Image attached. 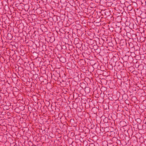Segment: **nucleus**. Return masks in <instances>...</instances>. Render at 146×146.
Masks as SVG:
<instances>
[{
  "label": "nucleus",
  "mask_w": 146,
  "mask_h": 146,
  "mask_svg": "<svg viewBox=\"0 0 146 146\" xmlns=\"http://www.w3.org/2000/svg\"><path fill=\"white\" fill-rule=\"evenodd\" d=\"M107 146H114V145L112 143L108 142Z\"/></svg>",
  "instance_id": "obj_3"
},
{
  "label": "nucleus",
  "mask_w": 146,
  "mask_h": 146,
  "mask_svg": "<svg viewBox=\"0 0 146 146\" xmlns=\"http://www.w3.org/2000/svg\"><path fill=\"white\" fill-rule=\"evenodd\" d=\"M76 39H77V40H78V38H76Z\"/></svg>",
  "instance_id": "obj_11"
},
{
  "label": "nucleus",
  "mask_w": 146,
  "mask_h": 146,
  "mask_svg": "<svg viewBox=\"0 0 146 146\" xmlns=\"http://www.w3.org/2000/svg\"><path fill=\"white\" fill-rule=\"evenodd\" d=\"M112 141H111V140H110V141H109V143H111V142H112Z\"/></svg>",
  "instance_id": "obj_7"
},
{
  "label": "nucleus",
  "mask_w": 146,
  "mask_h": 146,
  "mask_svg": "<svg viewBox=\"0 0 146 146\" xmlns=\"http://www.w3.org/2000/svg\"><path fill=\"white\" fill-rule=\"evenodd\" d=\"M141 16L142 18H145L146 17V13H142L141 14Z\"/></svg>",
  "instance_id": "obj_1"
},
{
  "label": "nucleus",
  "mask_w": 146,
  "mask_h": 146,
  "mask_svg": "<svg viewBox=\"0 0 146 146\" xmlns=\"http://www.w3.org/2000/svg\"><path fill=\"white\" fill-rule=\"evenodd\" d=\"M142 66V65H139L138 66Z\"/></svg>",
  "instance_id": "obj_9"
},
{
  "label": "nucleus",
  "mask_w": 146,
  "mask_h": 146,
  "mask_svg": "<svg viewBox=\"0 0 146 146\" xmlns=\"http://www.w3.org/2000/svg\"><path fill=\"white\" fill-rule=\"evenodd\" d=\"M21 53H23V55H24L25 54V53H24V50H21L20 51Z\"/></svg>",
  "instance_id": "obj_5"
},
{
  "label": "nucleus",
  "mask_w": 146,
  "mask_h": 146,
  "mask_svg": "<svg viewBox=\"0 0 146 146\" xmlns=\"http://www.w3.org/2000/svg\"><path fill=\"white\" fill-rule=\"evenodd\" d=\"M82 60V61H83L84 60Z\"/></svg>",
  "instance_id": "obj_12"
},
{
  "label": "nucleus",
  "mask_w": 146,
  "mask_h": 146,
  "mask_svg": "<svg viewBox=\"0 0 146 146\" xmlns=\"http://www.w3.org/2000/svg\"><path fill=\"white\" fill-rule=\"evenodd\" d=\"M8 36H11V33H9L8 34Z\"/></svg>",
  "instance_id": "obj_6"
},
{
  "label": "nucleus",
  "mask_w": 146,
  "mask_h": 146,
  "mask_svg": "<svg viewBox=\"0 0 146 146\" xmlns=\"http://www.w3.org/2000/svg\"><path fill=\"white\" fill-rule=\"evenodd\" d=\"M106 12H105V14H106Z\"/></svg>",
  "instance_id": "obj_10"
},
{
  "label": "nucleus",
  "mask_w": 146,
  "mask_h": 146,
  "mask_svg": "<svg viewBox=\"0 0 146 146\" xmlns=\"http://www.w3.org/2000/svg\"><path fill=\"white\" fill-rule=\"evenodd\" d=\"M64 59V57H62L60 58V60L62 62H65V60H62V59Z\"/></svg>",
  "instance_id": "obj_2"
},
{
  "label": "nucleus",
  "mask_w": 146,
  "mask_h": 146,
  "mask_svg": "<svg viewBox=\"0 0 146 146\" xmlns=\"http://www.w3.org/2000/svg\"><path fill=\"white\" fill-rule=\"evenodd\" d=\"M86 90H88V91H87V93H88L90 92V90L89 89V88L88 87H87L85 88V91H86Z\"/></svg>",
  "instance_id": "obj_4"
},
{
  "label": "nucleus",
  "mask_w": 146,
  "mask_h": 146,
  "mask_svg": "<svg viewBox=\"0 0 146 146\" xmlns=\"http://www.w3.org/2000/svg\"><path fill=\"white\" fill-rule=\"evenodd\" d=\"M137 119L138 120H140L139 118H137Z\"/></svg>",
  "instance_id": "obj_8"
}]
</instances>
